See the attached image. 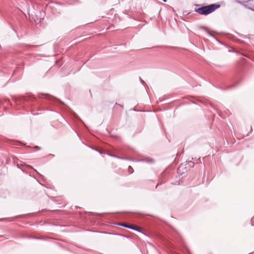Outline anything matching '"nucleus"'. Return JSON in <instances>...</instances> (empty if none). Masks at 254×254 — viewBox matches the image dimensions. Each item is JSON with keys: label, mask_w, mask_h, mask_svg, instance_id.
Instances as JSON below:
<instances>
[{"label": "nucleus", "mask_w": 254, "mask_h": 254, "mask_svg": "<svg viewBox=\"0 0 254 254\" xmlns=\"http://www.w3.org/2000/svg\"><path fill=\"white\" fill-rule=\"evenodd\" d=\"M220 6V4L216 3L205 6H202L200 4H196L194 11L199 14L207 15L214 11L216 9L219 8Z\"/></svg>", "instance_id": "obj_1"}, {"label": "nucleus", "mask_w": 254, "mask_h": 254, "mask_svg": "<svg viewBox=\"0 0 254 254\" xmlns=\"http://www.w3.org/2000/svg\"><path fill=\"white\" fill-rule=\"evenodd\" d=\"M118 226H121L125 228H129L138 232H141V228L138 226L131 225L126 223H118L116 224Z\"/></svg>", "instance_id": "obj_2"}, {"label": "nucleus", "mask_w": 254, "mask_h": 254, "mask_svg": "<svg viewBox=\"0 0 254 254\" xmlns=\"http://www.w3.org/2000/svg\"><path fill=\"white\" fill-rule=\"evenodd\" d=\"M198 28L200 29H203L207 33L208 35H209L210 36H213V34L207 29V28L204 26H198Z\"/></svg>", "instance_id": "obj_3"}, {"label": "nucleus", "mask_w": 254, "mask_h": 254, "mask_svg": "<svg viewBox=\"0 0 254 254\" xmlns=\"http://www.w3.org/2000/svg\"><path fill=\"white\" fill-rule=\"evenodd\" d=\"M39 97V98H42L43 96L45 98H46L47 99H49L50 98H51V96L48 94H39L38 95Z\"/></svg>", "instance_id": "obj_4"}, {"label": "nucleus", "mask_w": 254, "mask_h": 254, "mask_svg": "<svg viewBox=\"0 0 254 254\" xmlns=\"http://www.w3.org/2000/svg\"><path fill=\"white\" fill-rule=\"evenodd\" d=\"M128 172L130 174H132L133 172V168L130 166L128 167Z\"/></svg>", "instance_id": "obj_5"}, {"label": "nucleus", "mask_w": 254, "mask_h": 254, "mask_svg": "<svg viewBox=\"0 0 254 254\" xmlns=\"http://www.w3.org/2000/svg\"><path fill=\"white\" fill-rule=\"evenodd\" d=\"M146 161L147 162H148V163H152V162H153V160L152 159H147Z\"/></svg>", "instance_id": "obj_6"}, {"label": "nucleus", "mask_w": 254, "mask_h": 254, "mask_svg": "<svg viewBox=\"0 0 254 254\" xmlns=\"http://www.w3.org/2000/svg\"><path fill=\"white\" fill-rule=\"evenodd\" d=\"M139 80L142 84H144L145 83L144 81L140 77H139Z\"/></svg>", "instance_id": "obj_7"}, {"label": "nucleus", "mask_w": 254, "mask_h": 254, "mask_svg": "<svg viewBox=\"0 0 254 254\" xmlns=\"http://www.w3.org/2000/svg\"><path fill=\"white\" fill-rule=\"evenodd\" d=\"M229 52H234V50H233V49H232L231 51L229 50Z\"/></svg>", "instance_id": "obj_8"}, {"label": "nucleus", "mask_w": 254, "mask_h": 254, "mask_svg": "<svg viewBox=\"0 0 254 254\" xmlns=\"http://www.w3.org/2000/svg\"><path fill=\"white\" fill-rule=\"evenodd\" d=\"M218 114H219V116H221L220 113H219V112H218Z\"/></svg>", "instance_id": "obj_9"}, {"label": "nucleus", "mask_w": 254, "mask_h": 254, "mask_svg": "<svg viewBox=\"0 0 254 254\" xmlns=\"http://www.w3.org/2000/svg\"><path fill=\"white\" fill-rule=\"evenodd\" d=\"M36 148L40 149V148L38 146H36Z\"/></svg>", "instance_id": "obj_10"}, {"label": "nucleus", "mask_w": 254, "mask_h": 254, "mask_svg": "<svg viewBox=\"0 0 254 254\" xmlns=\"http://www.w3.org/2000/svg\"><path fill=\"white\" fill-rule=\"evenodd\" d=\"M235 1L236 2H238V0H235Z\"/></svg>", "instance_id": "obj_11"}, {"label": "nucleus", "mask_w": 254, "mask_h": 254, "mask_svg": "<svg viewBox=\"0 0 254 254\" xmlns=\"http://www.w3.org/2000/svg\"><path fill=\"white\" fill-rule=\"evenodd\" d=\"M158 185L159 184H157L156 188H157L158 186Z\"/></svg>", "instance_id": "obj_12"}]
</instances>
